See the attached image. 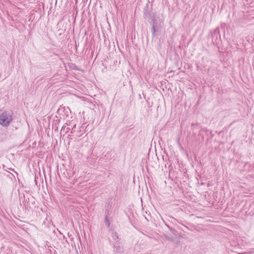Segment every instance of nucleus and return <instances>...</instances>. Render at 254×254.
I'll return each instance as SVG.
<instances>
[{"instance_id": "nucleus-1", "label": "nucleus", "mask_w": 254, "mask_h": 254, "mask_svg": "<svg viewBox=\"0 0 254 254\" xmlns=\"http://www.w3.org/2000/svg\"><path fill=\"white\" fill-rule=\"evenodd\" d=\"M12 120V116L9 112L5 111L0 115V124L3 127L8 126Z\"/></svg>"}, {"instance_id": "nucleus-2", "label": "nucleus", "mask_w": 254, "mask_h": 254, "mask_svg": "<svg viewBox=\"0 0 254 254\" xmlns=\"http://www.w3.org/2000/svg\"><path fill=\"white\" fill-rule=\"evenodd\" d=\"M150 18L152 20V32L153 37H154L155 36L156 31L159 30L161 28V26L158 25L156 16L154 13Z\"/></svg>"}, {"instance_id": "nucleus-3", "label": "nucleus", "mask_w": 254, "mask_h": 254, "mask_svg": "<svg viewBox=\"0 0 254 254\" xmlns=\"http://www.w3.org/2000/svg\"><path fill=\"white\" fill-rule=\"evenodd\" d=\"M212 41L214 43H217L218 40H220V29L217 27L211 34Z\"/></svg>"}, {"instance_id": "nucleus-4", "label": "nucleus", "mask_w": 254, "mask_h": 254, "mask_svg": "<svg viewBox=\"0 0 254 254\" xmlns=\"http://www.w3.org/2000/svg\"><path fill=\"white\" fill-rule=\"evenodd\" d=\"M113 248V252L115 254H121L123 253V248L121 246L120 243L118 242L115 243Z\"/></svg>"}, {"instance_id": "nucleus-5", "label": "nucleus", "mask_w": 254, "mask_h": 254, "mask_svg": "<svg viewBox=\"0 0 254 254\" xmlns=\"http://www.w3.org/2000/svg\"><path fill=\"white\" fill-rule=\"evenodd\" d=\"M153 13H150L146 9H145L144 10V17L146 18H149L152 16Z\"/></svg>"}, {"instance_id": "nucleus-6", "label": "nucleus", "mask_w": 254, "mask_h": 254, "mask_svg": "<svg viewBox=\"0 0 254 254\" xmlns=\"http://www.w3.org/2000/svg\"><path fill=\"white\" fill-rule=\"evenodd\" d=\"M112 213V209L106 208L105 210V217H109Z\"/></svg>"}, {"instance_id": "nucleus-7", "label": "nucleus", "mask_w": 254, "mask_h": 254, "mask_svg": "<svg viewBox=\"0 0 254 254\" xmlns=\"http://www.w3.org/2000/svg\"><path fill=\"white\" fill-rule=\"evenodd\" d=\"M105 221L106 225H107V226L108 227H109L110 225V222L109 220V217H105Z\"/></svg>"}, {"instance_id": "nucleus-8", "label": "nucleus", "mask_w": 254, "mask_h": 254, "mask_svg": "<svg viewBox=\"0 0 254 254\" xmlns=\"http://www.w3.org/2000/svg\"><path fill=\"white\" fill-rule=\"evenodd\" d=\"M242 254H254V248L251 249L248 252L244 253Z\"/></svg>"}, {"instance_id": "nucleus-9", "label": "nucleus", "mask_w": 254, "mask_h": 254, "mask_svg": "<svg viewBox=\"0 0 254 254\" xmlns=\"http://www.w3.org/2000/svg\"><path fill=\"white\" fill-rule=\"evenodd\" d=\"M113 238L114 240L118 239L119 238L117 232H115L113 233Z\"/></svg>"}, {"instance_id": "nucleus-10", "label": "nucleus", "mask_w": 254, "mask_h": 254, "mask_svg": "<svg viewBox=\"0 0 254 254\" xmlns=\"http://www.w3.org/2000/svg\"><path fill=\"white\" fill-rule=\"evenodd\" d=\"M106 208H109L112 209L113 208V204L112 202H109L107 206H106Z\"/></svg>"}, {"instance_id": "nucleus-11", "label": "nucleus", "mask_w": 254, "mask_h": 254, "mask_svg": "<svg viewBox=\"0 0 254 254\" xmlns=\"http://www.w3.org/2000/svg\"><path fill=\"white\" fill-rule=\"evenodd\" d=\"M22 203H23L24 206L26 207V203H27V200L24 199V201L22 202Z\"/></svg>"}, {"instance_id": "nucleus-12", "label": "nucleus", "mask_w": 254, "mask_h": 254, "mask_svg": "<svg viewBox=\"0 0 254 254\" xmlns=\"http://www.w3.org/2000/svg\"><path fill=\"white\" fill-rule=\"evenodd\" d=\"M64 108H63V107H62L61 106V107H60V108H59L58 109V113H60V112H61V111H62H62H64Z\"/></svg>"}, {"instance_id": "nucleus-13", "label": "nucleus", "mask_w": 254, "mask_h": 254, "mask_svg": "<svg viewBox=\"0 0 254 254\" xmlns=\"http://www.w3.org/2000/svg\"><path fill=\"white\" fill-rule=\"evenodd\" d=\"M75 126H76V125H74L73 126V127H72V129H73L74 128H75Z\"/></svg>"}, {"instance_id": "nucleus-14", "label": "nucleus", "mask_w": 254, "mask_h": 254, "mask_svg": "<svg viewBox=\"0 0 254 254\" xmlns=\"http://www.w3.org/2000/svg\"><path fill=\"white\" fill-rule=\"evenodd\" d=\"M64 127H62V130L63 129H64Z\"/></svg>"}]
</instances>
